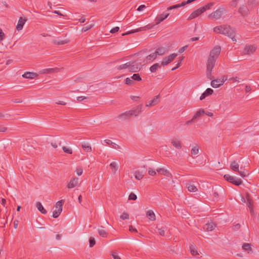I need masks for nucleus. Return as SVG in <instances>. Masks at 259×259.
<instances>
[{
  "label": "nucleus",
  "mask_w": 259,
  "mask_h": 259,
  "mask_svg": "<svg viewBox=\"0 0 259 259\" xmlns=\"http://www.w3.org/2000/svg\"><path fill=\"white\" fill-rule=\"evenodd\" d=\"M213 93V90L210 88L207 89L202 94L200 97V100H202L205 99L207 96L211 95Z\"/></svg>",
  "instance_id": "5701e85b"
},
{
  "label": "nucleus",
  "mask_w": 259,
  "mask_h": 259,
  "mask_svg": "<svg viewBox=\"0 0 259 259\" xmlns=\"http://www.w3.org/2000/svg\"><path fill=\"white\" fill-rule=\"evenodd\" d=\"M119 30V27H115L111 29V30L110 31V32L111 33H114L118 31Z\"/></svg>",
  "instance_id": "bf43d9fd"
},
{
  "label": "nucleus",
  "mask_w": 259,
  "mask_h": 259,
  "mask_svg": "<svg viewBox=\"0 0 259 259\" xmlns=\"http://www.w3.org/2000/svg\"><path fill=\"white\" fill-rule=\"evenodd\" d=\"M129 231L131 232H137V229L136 228H134L132 225L129 226Z\"/></svg>",
  "instance_id": "774afa93"
},
{
  "label": "nucleus",
  "mask_w": 259,
  "mask_h": 259,
  "mask_svg": "<svg viewBox=\"0 0 259 259\" xmlns=\"http://www.w3.org/2000/svg\"><path fill=\"white\" fill-rule=\"evenodd\" d=\"M239 166L238 163L235 160L232 161L230 163V168L233 171L238 172L242 177H246L248 175L247 171L239 170Z\"/></svg>",
  "instance_id": "7ed1b4c3"
},
{
  "label": "nucleus",
  "mask_w": 259,
  "mask_h": 259,
  "mask_svg": "<svg viewBox=\"0 0 259 259\" xmlns=\"http://www.w3.org/2000/svg\"><path fill=\"white\" fill-rule=\"evenodd\" d=\"M178 56L177 54H171L168 57H165L161 63V65L165 66L168 64L169 63L172 62L176 57Z\"/></svg>",
  "instance_id": "9b49d317"
},
{
  "label": "nucleus",
  "mask_w": 259,
  "mask_h": 259,
  "mask_svg": "<svg viewBox=\"0 0 259 259\" xmlns=\"http://www.w3.org/2000/svg\"><path fill=\"white\" fill-rule=\"evenodd\" d=\"M187 48H188V46L186 45V46H185L182 47L181 48H180L179 50V54L182 53L183 52H184L187 49Z\"/></svg>",
  "instance_id": "e2e57ef3"
},
{
  "label": "nucleus",
  "mask_w": 259,
  "mask_h": 259,
  "mask_svg": "<svg viewBox=\"0 0 259 259\" xmlns=\"http://www.w3.org/2000/svg\"><path fill=\"white\" fill-rule=\"evenodd\" d=\"M224 178L226 181L232 183L236 186H239L242 183V181L241 179L236 178L235 177L231 176L228 174L225 175Z\"/></svg>",
  "instance_id": "39448f33"
},
{
  "label": "nucleus",
  "mask_w": 259,
  "mask_h": 259,
  "mask_svg": "<svg viewBox=\"0 0 259 259\" xmlns=\"http://www.w3.org/2000/svg\"><path fill=\"white\" fill-rule=\"evenodd\" d=\"M157 56V55L156 52H155L154 53H152V54H150L149 55L147 56L146 58L148 60L152 61V60H155Z\"/></svg>",
  "instance_id": "58836bf2"
},
{
  "label": "nucleus",
  "mask_w": 259,
  "mask_h": 259,
  "mask_svg": "<svg viewBox=\"0 0 259 259\" xmlns=\"http://www.w3.org/2000/svg\"><path fill=\"white\" fill-rule=\"evenodd\" d=\"M215 227V225L213 222H210L206 224L203 228L206 231H212Z\"/></svg>",
  "instance_id": "b1692460"
},
{
  "label": "nucleus",
  "mask_w": 259,
  "mask_h": 259,
  "mask_svg": "<svg viewBox=\"0 0 259 259\" xmlns=\"http://www.w3.org/2000/svg\"><path fill=\"white\" fill-rule=\"evenodd\" d=\"M214 3H210L207 4L205 6L201 7V9L202 10V12L204 13L205 11H206L207 10H209L210 9L211 7H212L213 5H214Z\"/></svg>",
  "instance_id": "4c0bfd02"
},
{
  "label": "nucleus",
  "mask_w": 259,
  "mask_h": 259,
  "mask_svg": "<svg viewBox=\"0 0 259 259\" xmlns=\"http://www.w3.org/2000/svg\"><path fill=\"white\" fill-rule=\"evenodd\" d=\"M129 218V215L126 212H123L120 216V219L124 220L126 219H128Z\"/></svg>",
  "instance_id": "603ef678"
},
{
  "label": "nucleus",
  "mask_w": 259,
  "mask_h": 259,
  "mask_svg": "<svg viewBox=\"0 0 259 259\" xmlns=\"http://www.w3.org/2000/svg\"><path fill=\"white\" fill-rule=\"evenodd\" d=\"M27 20V19L26 18H23L22 17H20L16 26V29L18 31L22 30Z\"/></svg>",
  "instance_id": "2eb2a0df"
},
{
  "label": "nucleus",
  "mask_w": 259,
  "mask_h": 259,
  "mask_svg": "<svg viewBox=\"0 0 259 259\" xmlns=\"http://www.w3.org/2000/svg\"><path fill=\"white\" fill-rule=\"evenodd\" d=\"M180 8V6H179V4H177V5H174V6H170V7H168L167 9V11H170L171 10L175 9H177V8Z\"/></svg>",
  "instance_id": "13d9d810"
},
{
  "label": "nucleus",
  "mask_w": 259,
  "mask_h": 259,
  "mask_svg": "<svg viewBox=\"0 0 259 259\" xmlns=\"http://www.w3.org/2000/svg\"><path fill=\"white\" fill-rule=\"evenodd\" d=\"M190 249L191 250V253H192V254L193 255H196L199 254L197 251L195 249V248H194V247L192 245L190 246Z\"/></svg>",
  "instance_id": "a18cd8bd"
},
{
  "label": "nucleus",
  "mask_w": 259,
  "mask_h": 259,
  "mask_svg": "<svg viewBox=\"0 0 259 259\" xmlns=\"http://www.w3.org/2000/svg\"><path fill=\"white\" fill-rule=\"evenodd\" d=\"M36 207L38 210L41 212L42 214H46L47 213V210L44 208L41 203L40 202H37L36 204Z\"/></svg>",
  "instance_id": "7c9ffc66"
},
{
  "label": "nucleus",
  "mask_w": 259,
  "mask_h": 259,
  "mask_svg": "<svg viewBox=\"0 0 259 259\" xmlns=\"http://www.w3.org/2000/svg\"><path fill=\"white\" fill-rule=\"evenodd\" d=\"M156 171L160 175L166 176L167 177L171 178L172 175L171 173L167 170L162 168H158L156 169Z\"/></svg>",
  "instance_id": "412c9836"
},
{
  "label": "nucleus",
  "mask_w": 259,
  "mask_h": 259,
  "mask_svg": "<svg viewBox=\"0 0 259 259\" xmlns=\"http://www.w3.org/2000/svg\"><path fill=\"white\" fill-rule=\"evenodd\" d=\"M247 205L249 208L252 207V202H251V200L249 198H247Z\"/></svg>",
  "instance_id": "680f3d73"
},
{
  "label": "nucleus",
  "mask_w": 259,
  "mask_h": 259,
  "mask_svg": "<svg viewBox=\"0 0 259 259\" xmlns=\"http://www.w3.org/2000/svg\"><path fill=\"white\" fill-rule=\"evenodd\" d=\"M146 215L148 217L149 219L151 221H154L156 220V217L154 212L152 210H149L146 212Z\"/></svg>",
  "instance_id": "bb28decb"
},
{
  "label": "nucleus",
  "mask_w": 259,
  "mask_h": 259,
  "mask_svg": "<svg viewBox=\"0 0 259 259\" xmlns=\"http://www.w3.org/2000/svg\"><path fill=\"white\" fill-rule=\"evenodd\" d=\"M213 31L217 33H221L226 35L231 38L232 40L236 41L235 37V32L234 29L227 25H221L213 28Z\"/></svg>",
  "instance_id": "f03ea898"
},
{
  "label": "nucleus",
  "mask_w": 259,
  "mask_h": 259,
  "mask_svg": "<svg viewBox=\"0 0 259 259\" xmlns=\"http://www.w3.org/2000/svg\"><path fill=\"white\" fill-rule=\"evenodd\" d=\"M105 142L107 144H108L109 145H111L112 146V147H113L114 148H116V146L117 145L115 143L112 142L111 140L107 139V140H105Z\"/></svg>",
  "instance_id": "37998d69"
},
{
  "label": "nucleus",
  "mask_w": 259,
  "mask_h": 259,
  "mask_svg": "<svg viewBox=\"0 0 259 259\" xmlns=\"http://www.w3.org/2000/svg\"><path fill=\"white\" fill-rule=\"evenodd\" d=\"M161 66L158 63H155L150 67V70L151 72H155L158 68H160Z\"/></svg>",
  "instance_id": "f704fd0d"
},
{
  "label": "nucleus",
  "mask_w": 259,
  "mask_h": 259,
  "mask_svg": "<svg viewBox=\"0 0 259 259\" xmlns=\"http://www.w3.org/2000/svg\"><path fill=\"white\" fill-rule=\"evenodd\" d=\"M169 13H163L160 15H158L156 16L155 19V24H154V26L155 25L159 24L160 22L163 21L165 19L167 18L169 16Z\"/></svg>",
  "instance_id": "f8f14e48"
},
{
  "label": "nucleus",
  "mask_w": 259,
  "mask_h": 259,
  "mask_svg": "<svg viewBox=\"0 0 259 259\" xmlns=\"http://www.w3.org/2000/svg\"><path fill=\"white\" fill-rule=\"evenodd\" d=\"M7 127L3 125H0V132H5L7 131Z\"/></svg>",
  "instance_id": "69168bd1"
},
{
  "label": "nucleus",
  "mask_w": 259,
  "mask_h": 259,
  "mask_svg": "<svg viewBox=\"0 0 259 259\" xmlns=\"http://www.w3.org/2000/svg\"><path fill=\"white\" fill-rule=\"evenodd\" d=\"M146 8V6L144 5H142L141 6H140L138 9H137V11H141L142 10H143L144 9H145Z\"/></svg>",
  "instance_id": "338daca9"
},
{
  "label": "nucleus",
  "mask_w": 259,
  "mask_h": 259,
  "mask_svg": "<svg viewBox=\"0 0 259 259\" xmlns=\"http://www.w3.org/2000/svg\"><path fill=\"white\" fill-rule=\"evenodd\" d=\"M133 83L134 81L129 77H127L125 79V83L127 85H132V84H133Z\"/></svg>",
  "instance_id": "3c124183"
},
{
  "label": "nucleus",
  "mask_w": 259,
  "mask_h": 259,
  "mask_svg": "<svg viewBox=\"0 0 259 259\" xmlns=\"http://www.w3.org/2000/svg\"><path fill=\"white\" fill-rule=\"evenodd\" d=\"M221 51V48L219 46H215L210 52L207 61L206 76L211 79V72L215 65L216 60L219 56Z\"/></svg>",
  "instance_id": "f257e3e1"
},
{
  "label": "nucleus",
  "mask_w": 259,
  "mask_h": 259,
  "mask_svg": "<svg viewBox=\"0 0 259 259\" xmlns=\"http://www.w3.org/2000/svg\"><path fill=\"white\" fill-rule=\"evenodd\" d=\"M131 65L130 67L129 70L130 72H136L139 71L141 68V65L138 64L135 61L131 62Z\"/></svg>",
  "instance_id": "ddd939ff"
},
{
  "label": "nucleus",
  "mask_w": 259,
  "mask_h": 259,
  "mask_svg": "<svg viewBox=\"0 0 259 259\" xmlns=\"http://www.w3.org/2000/svg\"><path fill=\"white\" fill-rule=\"evenodd\" d=\"M131 78L135 80L136 81H141L142 80L141 77H140L139 74H134L131 77Z\"/></svg>",
  "instance_id": "79ce46f5"
},
{
  "label": "nucleus",
  "mask_w": 259,
  "mask_h": 259,
  "mask_svg": "<svg viewBox=\"0 0 259 259\" xmlns=\"http://www.w3.org/2000/svg\"><path fill=\"white\" fill-rule=\"evenodd\" d=\"M10 115L8 114H4L3 113H0V118H5L6 119H8L10 118Z\"/></svg>",
  "instance_id": "864d4df0"
},
{
  "label": "nucleus",
  "mask_w": 259,
  "mask_h": 259,
  "mask_svg": "<svg viewBox=\"0 0 259 259\" xmlns=\"http://www.w3.org/2000/svg\"><path fill=\"white\" fill-rule=\"evenodd\" d=\"M142 105H140L137 106V107L135 109H132V110H130V112L132 113V116L133 115H135V116H137L142 112Z\"/></svg>",
  "instance_id": "a211bd4d"
},
{
  "label": "nucleus",
  "mask_w": 259,
  "mask_h": 259,
  "mask_svg": "<svg viewBox=\"0 0 259 259\" xmlns=\"http://www.w3.org/2000/svg\"><path fill=\"white\" fill-rule=\"evenodd\" d=\"M227 79V78L225 77V76H223L221 78H218L217 79L212 80L211 82V85L212 87L214 88H217L220 87L221 85H223L224 82Z\"/></svg>",
  "instance_id": "6e6552de"
},
{
  "label": "nucleus",
  "mask_w": 259,
  "mask_h": 259,
  "mask_svg": "<svg viewBox=\"0 0 259 259\" xmlns=\"http://www.w3.org/2000/svg\"><path fill=\"white\" fill-rule=\"evenodd\" d=\"M225 10L223 8H220L212 12L208 16V17L212 19L218 20L221 18Z\"/></svg>",
  "instance_id": "423d86ee"
},
{
  "label": "nucleus",
  "mask_w": 259,
  "mask_h": 259,
  "mask_svg": "<svg viewBox=\"0 0 259 259\" xmlns=\"http://www.w3.org/2000/svg\"><path fill=\"white\" fill-rule=\"evenodd\" d=\"M229 80L234 81V82H239V78L238 77H231L229 78Z\"/></svg>",
  "instance_id": "0e129e2a"
},
{
  "label": "nucleus",
  "mask_w": 259,
  "mask_h": 259,
  "mask_svg": "<svg viewBox=\"0 0 259 259\" xmlns=\"http://www.w3.org/2000/svg\"><path fill=\"white\" fill-rule=\"evenodd\" d=\"M131 65V62H128L126 63L125 64H122V65H120L117 66V69L118 70H120L126 69V68L129 69Z\"/></svg>",
  "instance_id": "2f4dec72"
},
{
  "label": "nucleus",
  "mask_w": 259,
  "mask_h": 259,
  "mask_svg": "<svg viewBox=\"0 0 259 259\" xmlns=\"http://www.w3.org/2000/svg\"><path fill=\"white\" fill-rule=\"evenodd\" d=\"M5 37V34L3 31L2 29L0 28V41H2Z\"/></svg>",
  "instance_id": "6e6d98bb"
},
{
  "label": "nucleus",
  "mask_w": 259,
  "mask_h": 259,
  "mask_svg": "<svg viewBox=\"0 0 259 259\" xmlns=\"http://www.w3.org/2000/svg\"><path fill=\"white\" fill-rule=\"evenodd\" d=\"M137 198V197L135 194L134 193H131L129 196H128V199L129 200H136Z\"/></svg>",
  "instance_id": "09e8293b"
},
{
  "label": "nucleus",
  "mask_w": 259,
  "mask_h": 259,
  "mask_svg": "<svg viewBox=\"0 0 259 259\" xmlns=\"http://www.w3.org/2000/svg\"><path fill=\"white\" fill-rule=\"evenodd\" d=\"M38 74L36 73L26 72L22 75V77L25 78L33 79L37 77Z\"/></svg>",
  "instance_id": "4be33fe9"
},
{
  "label": "nucleus",
  "mask_w": 259,
  "mask_h": 259,
  "mask_svg": "<svg viewBox=\"0 0 259 259\" xmlns=\"http://www.w3.org/2000/svg\"><path fill=\"white\" fill-rule=\"evenodd\" d=\"M188 189L190 192H196L197 190V188L194 185H189L188 187Z\"/></svg>",
  "instance_id": "49530a36"
},
{
  "label": "nucleus",
  "mask_w": 259,
  "mask_h": 259,
  "mask_svg": "<svg viewBox=\"0 0 259 259\" xmlns=\"http://www.w3.org/2000/svg\"><path fill=\"white\" fill-rule=\"evenodd\" d=\"M131 113L130 111H126L122 113L117 116V118L121 120H125L130 119L132 117Z\"/></svg>",
  "instance_id": "4468645a"
},
{
  "label": "nucleus",
  "mask_w": 259,
  "mask_h": 259,
  "mask_svg": "<svg viewBox=\"0 0 259 259\" xmlns=\"http://www.w3.org/2000/svg\"><path fill=\"white\" fill-rule=\"evenodd\" d=\"M168 49L164 47H161L157 49L155 51V52L157 56H162L167 52Z\"/></svg>",
  "instance_id": "aec40b11"
},
{
  "label": "nucleus",
  "mask_w": 259,
  "mask_h": 259,
  "mask_svg": "<svg viewBox=\"0 0 259 259\" xmlns=\"http://www.w3.org/2000/svg\"><path fill=\"white\" fill-rule=\"evenodd\" d=\"M68 42H69V40H60L57 42V45H64L65 44L68 43Z\"/></svg>",
  "instance_id": "052dcab7"
},
{
  "label": "nucleus",
  "mask_w": 259,
  "mask_h": 259,
  "mask_svg": "<svg viewBox=\"0 0 259 259\" xmlns=\"http://www.w3.org/2000/svg\"><path fill=\"white\" fill-rule=\"evenodd\" d=\"M199 152V147L198 146H196L194 147L191 151V154L192 155H196Z\"/></svg>",
  "instance_id": "a19ab883"
},
{
  "label": "nucleus",
  "mask_w": 259,
  "mask_h": 259,
  "mask_svg": "<svg viewBox=\"0 0 259 259\" xmlns=\"http://www.w3.org/2000/svg\"><path fill=\"white\" fill-rule=\"evenodd\" d=\"M81 147L85 151L87 152H91L92 151V147L88 143H83L81 144Z\"/></svg>",
  "instance_id": "c756f323"
},
{
  "label": "nucleus",
  "mask_w": 259,
  "mask_h": 259,
  "mask_svg": "<svg viewBox=\"0 0 259 259\" xmlns=\"http://www.w3.org/2000/svg\"><path fill=\"white\" fill-rule=\"evenodd\" d=\"M64 202V200L58 201L55 205L56 209L53 211V217L54 218H58L62 211V205Z\"/></svg>",
  "instance_id": "20e7f679"
},
{
  "label": "nucleus",
  "mask_w": 259,
  "mask_h": 259,
  "mask_svg": "<svg viewBox=\"0 0 259 259\" xmlns=\"http://www.w3.org/2000/svg\"><path fill=\"white\" fill-rule=\"evenodd\" d=\"M160 96L157 95L154 97V98L150 101L148 103L146 104V107H151L153 106H154L156 104H157L159 102V98Z\"/></svg>",
  "instance_id": "dca6fc26"
},
{
  "label": "nucleus",
  "mask_w": 259,
  "mask_h": 259,
  "mask_svg": "<svg viewBox=\"0 0 259 259\" xmlns=\"http://www.w3.org/2000/svg\"><path fill=\"white\" fill-rule=\"evenodd\" d=\"M245 0H233L230 2V5L232 7L235 8L237 7L238 3L245 2Z\"/></svg>",
  "instance_id": "72a5a7b5"
},
{
  "label": "nucleus",
  "mask_w": 259,
  "mask_h": 259,
  "mask_svg": "<svg viewBox=\"0 0 259 259\" xmlns=\"http://www.w3.org/2000/svg\"><path fill=\"white\" fill-rule=\"evenodd\" d=\"M75 172H76V174L78 176H79L82 174L83 170L80 167H77V168L76 169Z\"/></svg>",
  "instance_id": "5fc2aeb1"
},
{
  "label": "nucleus",
  "mask_w": 259,
  "mask_h": 259,
  "mask_svg": "<svg viewBox=\"0 0 259 259\" xmlns=\"http://www.w3.org/2000/svg\"><path fill=\"white\" fill-rule=\"evenodd\" d=\"M158 232L161 236H164L165 233V230L163 228H159L158 229Z\"/></svg>",
  "instance_id": "4d7b16f0"
},
{
  "label": "nucleus",
  "mask_w": 259,
  "mask_h": 259,
  "mask_svg": "<svg viewBox=\"0 0 259 259\" xmlns=\"http://www.w3.org/2000/svg\"><path fill=\"white\" fill-rule=\"evenodd\" d=\"M171 143L175 147L178 149H181L182 147L181 142L179 140L173 139L171 140Z\"/></svg>",
  "instance_id": "cd10ccee"
},
{
  "label": "nucleus",
  "mask_w": 259,
  "mask_h": 259,
  "mask_svg": "<svg viewBox=\"0 0 259 259\" xmlns=\"http://www.w3.org/2000/svg\"><path fill=\"white\" fill-rule=\"evenodd\" d=\"M78 183V178L75 177L70 180L67 185V188L69 189L73 188L77 186Z\"/></svg>",
  "instance_id": "6ab92c4d"
},
{
  "label": "nucleus",
  "mask_w": 259,
  "mask_h": 259,
  "mask_svg": "<svg viewBox=\"0 0 259 259\" xmlns=\"http://www.w3.org/2000/svg\"><path fill=\"white\" fill-rule=\"evenodd\" d=\"M94 26V24L88 25L82 28V31H83V32L87 31L90 30V29H91L92 27H93Z\"/></svg>",
  "instance_id": "c03bdc74"
},
{
  "label": "nucleus",
  "mask_w": 259,
  "mask_h": 259,
  "mask_svg": "<svg viewBox=\"0 0 259 259\" xmlns=\"http://www.w3.org/2000/svg\"><path fill=\"white\" fill-rule=\"evenodd\" d=\"M203 12H202V10L201 8H199L194 11L189 17L188 20H192L194 18H196L197 17L199 16L200 15H201Z\"/></svg>",
  "instance_id": "f3484780"
},
{
  "label": "nucleus",
  "mask_w": 259,
  "mask_h": 259,
  "mask_svg": "<svg viewBox=\"0 0 259 259\" xmlns=\"http://www.w3.org/2000/svg\"><path fill=\"white\" fill-rule=\"evenodd\" d=\"M154 26V25H152V24H148L145 26L141 27H140L139 28L132 30L130 31H128L125 33H123L122 34V35L132 34V33H134L137 32L139 31H146L147 30H149V29H151V28H152Z\"/></svg>",
  "instance_id": "0eeeda50"
},
{
  "label": "nucleus",
  "mask_w": 259,
  "mask_h": 259,
  "mask_svg": "<svg viewBox=\"0 0 259 259\" xmlns=\"http://www.w3.org/2000/svg\"><path fill=\"white\" fill-rule=\"evenodd\" d=\"M110 168L113 170V173L115 174L118 169V165L116 162H112L110 164Z\"/></svg>",
  "instance_id": "e433bc0d"
},
{
  "label": "nucleus",
  "mask_w": 259,
  "mask_h": 259,
  "mask_svg": "<svg viewBox=\"0 0 259 259\" xmlns=\"http://www.w3.org/2000/svg\"><path fill=\"white\" fill-rule=\"evenodd\" d=\"M58 71V68H47L44 69L41 71V73L42 74H49L54 73L55 71Z\"/></svg>",
  "instance_id": "c85d7f7f"
},
{
  "label": "nucleus",
  "mask_w": 259,
  "mask_h": 259,
  "mask_svg": "<svg viewBox=\"0 0 259 259\" xmlns=\"http://www.w3.org/2000/svg\"><path fill=\"white\" fill-rule=\"evenodd\" d=\"M249 12L250 11L246 5L240 6L238 10V12L243 17L247 16L249 14Z\"/></svg>",
  "instance_id": "1a4fd4ad"
},
{
  "label": "nucleus",
  "mask_w": 259,
  "mask_h": 259,
  "mask_svg": "<svg viewBox=\"0 0 259 259\" xmlns=\"http://www.w3.org/2000/svg\"><path fill=\"white\" fill-rule=\"evenodd\" d=\"M148 174L150 176H154L156 175V172L154 169H153L152 168H149Z\"/></svg>",
  "instance_id": "8fccbe9b"
},
{
  "label": "nucleus",
  "mask_w": 259,
  "mask_h": 259,
  "mask_svg": "<svg viewBox=\"0 0 259 259\" xmlns=\"http://www.w3.org/2000/svg\"><path fill=\"white\" fill-rule=\"evenodd\" d=\"M257 49V47L254 45H246L244 50L243 53L245 55H250L254 53Z\"/></svg>",
  "instance_id": "9d476101"
},
{
  "label": "nucleus",
  "mask_w": 259,
  "mask_h": 259,
  "mask_svg": "<svg viewBox=\"0 0 259 259\" xmlns=\"http://www.w3.org/2000/svg\"><path fill=\"white\" fill-rule=\"evenodd\" d=\"M62 150L66 153H67L69 154H71L72 153V150L70 148H69V147H67L66 146H63Z\"/></svg>",
  "instance_id": "ea45409f"
},
{
  "label": "nucleus",
  "mask_w": 259,
  "mask_h": 259,
  "mask_svg": "<svg viewBox=\"0 0 259 259\" xmlns=\"http://www.w3.org/2000/svg\"><path fill=\"white\" fill-rule=\"evenodd\" d=\"M204 114V110L203 109H199L195 114L193 116V119L195 120L197 117Z\"/></svg>",
  "instance_id": "c9c22d12"
},
{
  "label": "nucleus",
  "mask_w": 259,
  "mask_h": 259,
  "mask_svg": "<svg viewBox=\"0 0 259 259\" xmlns=\"http://www.w3.org/2000/svg\"><path fill=\"white\" fill-rule=\"evenodd\" d=\"M90 247H92L96 244L95 239L93 237H90L89 239Z\"/></svg>",
  "instance_id": "de8ad7c7"
},
{
  "label": "nucleus",
  "mask_w": 259,
  "mask_h": 259,
  "mask_svg": "<svg viewBox=\"0 0 259 259\" xmlns=\"http://www.w3.org/2000/svg\"><path fill=\"white\" fill-rule=\"evenodd\" d=\"M99 235L102 237H107L108 236V233L103 229V227L101 229H99L98 230Z\"/></svg>",
  "instance_id": "473e14b6"
},
{
  "label": "nucleus",
  "mask_w": 259,
  "mask_h": 259,
  "mask_svg": "<svg viewBox=\"0 0 259 259\" xmlns=\"http://www.w3.org/2000/svg\"><path fill=\"white\" fill-rule=\"evenodd\" d=\"M145 174V171H140L139 170H136L135 172V178L138 180L143 179Z\"/></svg>",
  "instance_id": "393cba45"
},
{
  "label": "nucleus",
  "mask_w": 259,
  "mask_h": 259,
  "mask_svg": "<svg viewBox=\"0 0 259 259\" xmlns=\"http://www.w3.org/2000/svg\"><path fill=\"white\" fill-rule=\"evenodd\" d=\"M242 248L244 250L247 251L249 253L253 252L252 249L251 248V244L250 243H244Z\"/></svg>",
  "instance_id": "a878e982"
}]
</instances>
